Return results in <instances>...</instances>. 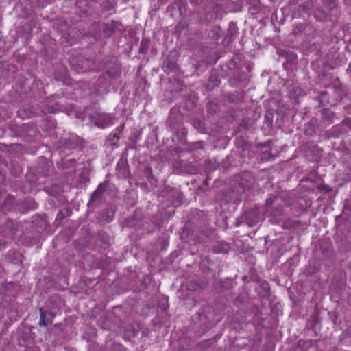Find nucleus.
Wrapping results in <instances>:
<instances>
[{
  "mask_svg": "<svg viewBox=\"0 0 351 351\" xmlns=\"http://www.w3.org/2000/svg\"><path fill=\"white\" fill-rule=\"evenodd\" d=\"M254 178L249 172H243L234 181L232 185L230 198L233 201L239 202L243 195L251 189L254 184Z\"/></svg>",
  "mask_w": 351,
  "mask_h": 351,
  "instance_id": "obj_1",
  "label": "nucleus"
},
{
  "mask_svg": "<svg viewBox=\"0 0 351 351\" xmlns=\"http://www.w3.org/2000/svg\"><path fill=\"white\" fill-rule=\"evenodd\" d=\"M284 199L278 196H274L267 199L265 204L264 213L268 217L276 219L284 213Z\"/></svg>",
  "mask_w": 351,
  "mask_h": 351,
  "instance_id": "obj_2",
  "label": "nucleus"
},
{
  "mask_svg": "<svg viewBox=\"0 0 351 351\" xmlns=\"http://www.w3.org/2000/svg\"><path fill=\"white\" fill-rule=\"evenodd\" d=\"M260 212L256 208H250L243 213V214L237 219L235 226H239L242 223H246L250 227H253L259 222Z\"/></svg>",
  "mask_w": 351,
  "mask_h": 351,
  "instance_id": "obj_3",
  "label": "nucleus"
},
{
  "mask_svg": "<svg viewBox=\"0 0 351 351\" xmlns=\"http://www.w3.org/2000/svg\"><path fill=\"white\" fill-rule=\"evenodd\" d=\"M114 117L108 114H99L96 117L93 118V121L96 125L104 128L112 123Z\"/></svg>",
  "mask_w": 351,
  "mask_h": 351,
  "instance_id": "obj_4",
  "label": "nucleus"
},
{
  "mask_svg": "<svg viewBox=\"0 0 351 351\" xmlns=\"http://www.w3.org/2000/svg\"><path fill=\"white\" fill-rule=\"evenodd\" d=\"M40 311V321L39 326H47L49 324H51L52 320L54 317V315L52 313H46L43 308H39Z\"/></svg>",
  "mask_w": 351,
  "mask_h": 351,
  "instance_id": "obj_5",
  "label": "nucleus"
},
{
  "mask_svg": "<svg viewBox=\"0 0 351 351\" xmlns=\"http://www.w3.org/2000/svg\"><path fill=\"white\" fill-rule=\"evenodd\" d=\"M106 189V184L104 183H101L96 191L92 194L88 204V206L90 207L93 202L99 199L104 193Z\"/></svg>",
  "mask_w": 351,
  "mask_h": 351,
  "instance_id": "obj_6",
  "label": "nucleus"
},
{
  "mask_svg": "<svg viewBox=\"0 0 351 351\" xmlns=\"http://www.w3.org/2000/svg\"><path fill=\"white\" fill-rule=\"evenodd\" d=\"M228 0H213L212 1V8H216L215 11L216 15L220 14L221 11H223L225 5L227 4Z\"/></svg>",
  "mask_w": 351,
  "mask_h": 351,
  "instance_id": "obj_7",
  "label": "nucleus"
},
{
  "mask_svg": "<svg viewBox=\"0 0 351 351\" xmlns=\"http://www.w3.org/2000/svg\"><path fill=\"white\" fill-rule=\"evenodd\" d=\"M197 99L195 95H190L187 97L185 101V105L187 108L192 109L194 108L197 104Z\"/></svg>",
  "mask_w": 351,
  "mask_h": 351,
  "instance_id": "obj_8",
  "label": "nucleus"
},
{
  "mask_svg": "<svg viewBox=\"0 0 351 351\" xmlns=\"http://www.w3.org/2000/svg\"><path fill=\"white\" fill-rule=\"evenodd\" d=\"M103 32L106 37H110L114 32V22L106 24L103 29Z\"/></svg>",
  "mask_w": 351,
  "mask_h": 351,
  "instance_id": "obj_9",
  "label": "nucleus"
},
{
  "mask_svg": "<svg viewBox=\"0 0 351 351\" xmlns=\"http://www.w3.org/2000/svg\"><path fill=\"white\" fill-rule=\"evenodd\" d=\"M210 36L213 39H215V40L219 39L221 36V27H219V26L213 27V28L210 31Z\"/></svg>",
  "mask_w": 351,
  "mask_h": 351,
  "instance_id": "obj_10",
  "label": "nucleus"
},
{
  "mask_svg": "<svg viewBox=\"0 0 351 351\" xmlns=\"http://www.w3.org/2000/svg\"><path fill=\"white\" fill-rule=\"evenodd\" d=\"M14 197L13 196L8 195L2 204V207L4 208L5 210H9L10 206L14 202Z\"/></svg>",
  "mask_w": 351,
  "mask_h": 351,
  "instance_id": "obj_11",
  "label": "nucleus"
},
{
  "mask_svg": "<svg viewBox=\"0 0 351 351\" xmlns=\"http://www.w3.org/2000/svg\"><path fill=\"white\" fill-rule=\"evenodd\" d=\"M217 167V165L215 161L209 160L207 161L205 164V169L207 173H210L213 170L216 169Z\"/></svg>",
  "mask_w": 351,
  "mask_h": 351,
  "instance_id": "obj_12",
  "label": "nucleus"
},
{
  "mask_svg": "<svg viewBox=\"0 0 351 351\" xmlns=\"http://www.w3.org/2000/svg\"><path fill=\"white\" fill-rule=\"evenodd\" d=\"M236 32V27L234 25H230L226 38H228L229 41H232Z\"/></svg>",
  "mask_w": 351,
  "mask_h": 351,
  "instance_id": "obj_13",
  "label": "nucleus"
},
{
  "mask_svg": "<svg viewBox=\"0 0 351 351\" xmlns=\"http://www.w3.org/2000/svg\"><path fill=\"white\" fill-rule=\"evenodd\" d=\"M108 218L106 219V221H110L114 216V211L112 209L108 208L106 211Z\"/></svg>",
  "mask_w": 351,
  "mask_h": 351,
  "instance_id": "obj_14",
  "label": "nucleus"
},
{
  "mask_svg": "<svg viewBox=\"0 0 351 351\" xmlns=\"http://www.w3.org/2000/svg\"><path fill=\"white\" fill-rule=\"evenodd\" d=\"M343 123L351 129V118L346 117L343 119Z\"/></svg>",
  "mask_w": 351,
  "mask_h": 351,
  "instance_id": "obj_15",
  "label": "nucleus"
},
{
  "mask_svg": "<svg viewBox=\"0 0 351 351\" xmlns=\"http://www.w3.org/2000/svg\"><path fill=\"white\" fill-rule=\"evenodd\" d=\"M318 189H319L320 191H322V190H324V192H325V193H328V192H329V191H330V190L328 189V186H324V185H323V186H318Z\"/></svg>",
  "mask_w": 351,
  "mask_h": 351,
  "instance_id": "obj_16",
  "label": "nucleus"
},
{
  "mask_svg": "<svg viewBox=\"0 0 351 351\" xmlns=\"http://www.w3.org/2000/svg\"><path fill=\"white\" fill-rule=\"evenodd\" d=\"M293 222L291 221L288 220L287 221L285 222L284 223V228H288L289 227H291L293 226Z\"/></svg>",
  "mask_w": 351,
  "mask_h": 351,
  "instance_id": "obj_17",
  "label": "nucleus"
},
{
  "mask_svg": "<svg viewBox=\"0 0 351 351\" xmlns=\"http://www.w3.org/2000/svg\"><path fill=\"white\" fill-rule=\"evenodd\" d=\"M269 158H270L269 153H268L267 152H265L263 154L262 159L267 160V159H269Z\"/></svg>",
  "mask_w": 351,
  "mask_h": 351,
  "instance_id": "obj_18",
  "label": "nucleus"
},
{
  "mask_svg": "<svg viewBox=\"0 0 351 351\" xmlns=\"http://www.w3.org/2000/svg\"><path fill=\"white\" fill-rule=\"evenodd\" d=\"M302 30V25L298 26L293 29V33L296 34Z\"/></svg>",
  "mask_w": 351,
  "mask_h": 351,
  "instance_id": "obj_19",
  "label": "nucleus"
},
{
  "mask_svg": "<svg viewBox=\"0 0 351 351\" xmlns=\"http://www.w3.org/2000/svg\"><path fill=\"white\" fill-rule=\"evenodd\" d=\"M330 10L331 11H333L335 9H336V3L335 2H332L330 5Z\"/></svg>",
  "mask_w": 351,
  "mask_h": 351,
  "instance_id": "obj_20",
  "label": "nucleus"
},
{
  "mask_svg": "<svg viewBox=\"0 0 351 351\" xmlns=\"http://www.w3.org/2000/svg\"><path fill=\"white\" fill-rule=\"evenodd\" d=\"M217 252H223V253H227L228 252V248L223 249L221 250H219V249L215 250Z\"/></svg>",
  "mask_w": 351,
  "mask_h": 351,
  "instance_id": "obj_21",
  "label": "nucleus"
},
{
  "mask_svg": "<svg viewBox=\"0 0 351 351\" xmlns=\"http://www.w3.org/2000/svg\"><path fill=\"white\" fill-rule=\"evenodd\" d=\"M138 331V327H137V328H134L132 332V335L134 336Z\"/></svg>",
  "mask_w": 351,
  "mask_h": 351,
  "instance_id": "obj_22",
  "label": "nucleus"
},
{
  "mask_svg": "<svg viewBox=\"0 0 351 351\" xmlns=\"http://www.w3.org/2000/svg\"><path fill=\"white\" fill-rule=\"evenodd\" d=\"M345 109L348 110H351V104L346 106L345 107Z\"/></svg>",
  "mask_w": 351,
  "mask_h": 351,
  "instance_id": "obj_23",
  "label": "nucleus"
},
{
  "mask_svg": "<svg viewBox=\"0 0 351 351\" xmlns=\"http://www.w3.org/2000/svg\"><path fill=\"white\" fill-rule=\"evenodd\" d=\"M347 71L351 73V64H350L348 68L347 69Z\"/></svg>",
  "mask_w": 351,
  "mask_h": 351,
  "instance_id": "obj_24",
  "label": "nucleus"
},
{
  "mask_svg": "<svg viewBox=\"0 0 351 351\" xmlns=\"http://www.w3.org/2000/svg\"><path fill=\"white\" fill-rule=\"evenodd\" d=\"M159 1H161V2H165L167 0H158Z\"/></svg>",
  "mask_w": 351,
  "mask_h": 351,
  "instance_id": "obj_25",
  "label": "nucleus"
}]
</instances>
